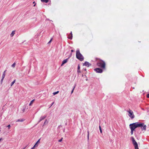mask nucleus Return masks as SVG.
Here are the masks:
<instances>
[{
	"label": "nucleus",
	"instance_id": "f704fd0d",
	"mask_svg": "<svg viewBox=\"0 0 149 149\" xmlns=\"http://www.w3.org/2000/svg\"><path fill=\"white\" fill-rule=\"evenodd\" d=\"M2 140V138H1L0 139V141Z\"/></svg>",
	"mask_w": 149,
	"mask_h": 149
},
{
	"label": "nucleus",
	"instance_id": "4468645a",
	"mask_svg": "<svg viewBox=\"0 0 149 149\" xmlns=\"http://www.w3.org/2000/svg\"><path fill=\"white\" fill-rule=\"evenodd\" d=\"M34 101V100H32L31 101V102H30V104H29V105L30 106L32 104H33V101Z\"/></svg>",
	"mask_w": 149,
	"mask_h": 149
},
{
	"label": "nucleus",
	"instance_id": "2f4dec72",
	"mask_svg": "<svg viewBox=\"0 0 149 149\" xmlns=\"http://www.w3.org/2000/svg\"><path fill=\"white\" fill-rule=\"evenodd\" d=\"M3 79L2 78V79H1V83H2L3 82Z\"/></svg>",
	"mask_w": 149,
	"mask_h": 149
},
{
	"label": "nucleus",
	"instance_id": "393cba45",
	"mask_svg": "<svg viewBox=\"0 0 149 149\" xmlns=\"http://www.w3.org/2000/svg\"><path fill=\"white\" fill-rule=\"evenodd\" d=\"M74 88H75V87H74V88H73V89L72 90V91H71V94H72L73 93Z\"/></svg>",
	"mask_w": 149,
	"mask_h": 149
},
{
	"label": "nucleus",
	"instance_id": "b1692460",
	"mask_svg": "<svg viewBox=\"0 0 149 149\" xmlns=\"http://www.w3.org/2000/svg\"><path fill=\"white\" fill-rule=\"evenodd\" d=\"M7 127H8V129H9L10 127V125H9L7 126Z\"/></svg>",
	"mask_w": 149,
	"mask_h": 149
},
{
	"label": "nucleus",
	"instance_id": "2eb2a0df",
	"mask_svg": "<svg viewBox=\"0 0 149 149\" xmlns=\"http://www.w3.org/2000/svg\"><path fill=\"white\" fill-rule=\"evenodd\" d=\"M65 63V59L63 60L62 62V63L61 64V66H63L64 64Z\"/></svg>",
	"mask_w": 149,
	"mask_h": 149
},
{
	"label": "nucleus",
	"instance_id": "6ab92c4d",
	"mask_svg": "<svg viewBox=\"0 0 149 149\" xmlns=\"http://www.w3.org/2000/svg\"><path fill=\"white\" fill-rule=\"evenodd\" d=\"M16 63H14L12 65V67L13 68H14L15 66Z\"/></svg>",
	"mask_w": 149,
	"mask_h": 149
},
{
	"label": "nucleus",
	"instance_id": "bb28decb",
	"mask_svg": "<svg viewBox=\"0 0 149 149\" xmlns=\"http://www.w3.org/2000/svg\"><path fill=\"white\" fill-rule=\"evenodd\" d=\"M62 138L61 139L58 140V142H61L62 141Z\"/></svg>",
	"mask_w": 149,
	"mask_h": 149
},
{
	"label": "nucleus",
	"instance_id": "412c9836",
	"mask_svg": "<svg viewBox=\"0 0 149 149\" xmlns=\"http://www.w3.org/2000/svg\"><path fill=\"white\" fill-rule=\"evenodd\" d=\"M99 129H100V132L102 133V129H101V127H100V125L99 126Z\"/></svg>",
	"mask_w": 149,
	"mask_h": 149
},
{
	"label": "nucleus",
	"instance_id": "9d476101",
	"mask_svg": "<svg viewBox=\"0 0 149 149\" xmlns=\"http://www.w3.org/2000/svg\"><path fill=\"white\" fill-rule=\"evenodd\" d=\"M72 32L71 31L70 33V35L68 36V39H72Z\"/></svg>",
	"mask_w": 149,
	"mask_h": 149
},
{
	"label": "nucleus",
	"instance_id": "58836bf2",
	"mask_svg": "<svg viewBox=\"0 0 149 149\" xmlns=\"http://www.w3.org/2000/svg\"><path fill=\"white\" fill-rule=\"evenodd\" d=\"M25 148H26V147H25V148H24L23 149H24Z\"/></svg>",
	"mask_w": 149,
	"mask_h": 149
},
{
	"label": "nucleus",
	"instance_id": "c85d7f7f",
	"mask_svg": "<svg viewBox=\"0 0 149 149\" xmlns=\"http://www.w3.org/2000/svg\"><path fill=\"white\" fill-rule=\"evenodd\" d=\"M147 96L148 98H149V94L147 95Z\"/></svg>",
	"mask_w": 149,
	"mask_h": 149
},
{
	"label": "nucleus",
	"instance_id": "cd10ccee",
	"mask_svg": "<svg viewBox=\"0 0 149 149\" xmlns=\"http://www.w3.org/2000/svg\"><path fill=\"white\" fill-rule=\"evenodd\" d=\"M80 68V66H79V65H78V69L79 70Z\"/></svg>",
	"mask_w": 149,
	"mask_h": 149
},
{
	"label": "nucleus",
	"instance_id": "dca6fc26",
	"mask_svg": "<svg viewBox=\"0 0 149 149\" xmlns=\"http://www.w3.org/2000/svg\"><path fill=\"white\" fill-rule=\"evenodd\" d=\"M41 1L45 3H47L48 1V0H41Z\"/></svg>",
	"mask_w": 149,
	"mask_h": 149
},
{
	"label": "nucleus",
	"instance_id": "ddd939ff",
	"mask_svg": "<svg viewBox=\"0 0 149 149\" xmlns=\"http://www.w3.org/2000/svg\"><path fill=\"white\" fill-rule=\"evenodd\" d=\"M15 34V32L14 31H13L12 32V33H11V34L10 35V36L11 37H12L14 34Z\"/></svg>",
	"mask_w": 149,
	"mask_h": 149
},
{
	"label": "nucleus",
	"instance_id": "72a5a7b5",
	"mask_svg": "<svg viewBox=\"0 0 149 149\" xmlns=\"http://www.w3.org/2000/svg\"><path fill=\"white\" fill-rule=\"evenodd\" d=\"M47 121V120H46L45 121V122H44V124H45Z\"/></svg>",
	"mask_w": 149,
	"mask_h": 149
},
{
	"label": "nucleus",
	"instance_id": "f257e3e1",
	"mask_svg": "<svg viewBox=\"0 0 149 149\" xmlns=\"http://www.w3.org/2000/svg\"><path fill=\"white\" fill-rule=\"evenodd\" d=\"M76 57L78 59L81 61H83L84 60V57L80 53L79 49H78L76 52Z\"/></svg>",
	"mask_w": 149,
	"mask_h": 149
},
{
	"label": "nucleus",
	"instance_id": "f8f14e48",
	"mask_svg": "<svg viewBox=\"0 0 149 149\" xmlns=\"http://www.w3.org/2000/svg\"><path fill=\"white\" fill-rule=\"evenodd\" d=\"M25 120V119L23 118L19 119L17 120L16 121V122H22Z\"/></svg>",
	"mask_w": 149,
	"mask_h": 149
},
{
	"label": "nucleus",
	"instance_id": "20e7f679",
	"mask_svg": "<svg viewBox=\"0 0 149 149\" xmlns=\"http://www.w3.org/2000/svg\"><path fill=\"white\" fill-rule=\"evenodd\" d=\"M131 139L132 140V143L135 147V149H139V148L138 147V145L137 143L135 141L134 138L133 137H131Z\"/></svg>",
	"mask_w": 149,
	"mask_h": 149
},
{
	"label": "nucleus",
	"instance_id": "5701e85b",
	"mask_svg": "<svg viewBox=\"0 0 149 149\" xmlns=\"http://www.w3.org/2000/svg\"><path fill=\"white\" fill-rule=\"evenodd\" d=\"M87 137H88V139H89V132L88 131V135H87Z\"/></svg>",
	"mask_w": 149,
	"mask_h": 149
},
{
	"label": "nucleus",
	"instance_id": "a878e982",
	"mask_svg": "<svg viewBox=\"0 0 149 149\" xmlns=\"http://www.w3.org/2000/svg\"><path fill=\"white\" fill-rule=\"evenodd\" d=\"M52 38H51V39L49 41V42H48V43H50L52 41Z\"/></svg>",
	"mask_w": 149,
	"mask_h": 149
},
{
	"label": "nucleus",
	"instance_id": "e433bc0d",
	"mask_svg": "<svg viewBox=\"0 0 149 149\" xmlns=\"http://www.w3.org/2000/svg\"><path fill=\"white\" fill-rule=\"evenodd\" d=\"M67 59H66V63L67 62Z\"/></svg>",
	"mask_w": 149,
	"mask_h": 149
},
{
	"label": "nucleus",
	"instance_id": "4c0bfd02",
	"mask_svg": "<svg viewBox=\"0 0 149 149\" xmlns=\"http://www.w3.org/2000/svg\"><path fill=\"white\" fill-rule=\"evenodd\" d=\"M24 109L23 110V111H24Z\"/></svg>",
	"mask_w": 149,
	"mask_h": 149
},
{
	"label": "nucleus",
	"instance_id": "1a4fd4ad",
	"mask_svg": "<svg viewBox=\"0 0 149 149\" xmlns=\"http://www.w3.org/2000/svg\"><path fill=\"white\" fill-rule=\"evenodd\" d=\"M40 139H39L34 145L33 146L31 149H34L35 147H37L38 146L37 143L39 142Z\"/></svg>",
	"mask_w": 149,
	"mask_h": 149
},
{
	"label": "nucleus",
	"instance_id": "6e6552de",
	"mask_svg": "<svg viewBox=\"0 0 149 149\" xmlns=\"http://www.w3.org/2000/svg\"><path fill=\"white\" fill-rule=\"evenodd\" d=\"M83 65L88 67L90 66L91 65V64L89 62L87 61H86L85 62V63L83 64Z\"/></svg>",
	"mask_w": 149,
	"mask_h": 149
},
{
	"label": "nucleus",
	"instance_id": "f3484780",
	"mask_svg": "<svg viewBox=\"0 0 149 149\" xmlns=\"http://www.w3.org/2000/svg\"><path fill=\"white\" fill-rule=\"evenodd\" d=\"M16 81V80H14L13 82H12L11 84V86H12L14 84L15 82Z\"/></svg>",
	"mask_w": 149,
	"mask_h": 149
},
{
	"label": "nucleus",
	"instance_id": "39448f33",
	"mask_svg": "<svg viewBox=\"0 0 149 149\" xmlns=\"http://www.w3.org/2000/svg\"><path fill=\"white\" fill-rule=\"evenodd\" d=\"M127 112L129 113L128 116L130 117L131 118L133 119L134 118V115L132 110L129 109V110L127 111Z\"/></svg>",
	"mask_w": 149,
	"mask_h": 149
},
{
	"label": "nucleus",
	"instance_id": "7ed1b4c3",
	"mask_svg": "<svg viewBox=\"0 0 149 149\" xmlns=\"http://www.w3.org/2000/svg\"><path fill=\"white\" fill-rule=\"evenodd\" d=\"M98 66L102 68H104L105 67V63L104 61H100L97 63Z\"/></svg>",
	"mask_w": 149,
	"mask_h": 149
},
{
	"label": "nucleus",
	"instance_id": "4be33fe9",
	"mask_svg": "<svg viewBox=\"0 0 149 149\" xmlns=\"http://www.w3.org/2000/svg\"><path fill=\"white\" fill-rule=\"evenodd\" d=\"M131 130V134L132 135L133 134V132H134V130Z\"/></svg>",
	"mask_w": 149,
	"mask_h": 149
},
{
	"label": "nucleus",
	"instance_id": "473e14b6",
	"mask_svg": "<svg viewBox=\"0 0 149 149\" xmlns=\"http://www.w3.org/2000/svg\"><path fill=\"white\" fill-rule=\"evenodd\" d=\"M77 72H80V70H78H78H77Z\"/></svg>",
	"mask_w": 149,
	"mask_h": 149
},
{
	"label": "nucleus",
	"instance_id": "a19ab883",
	"mask_svg": "<svg viewBox=\"0 0 149 149\" xmlns=\"http://www.w3.org/2000/svg\"><path fill=\"white\" fill-rule=\"evenodd\" d=\"M33 3H35V2H33Z\"/></svg>",
	"mask_w": 149,
	"mask_h": 149
},
{
	"label": "nucleus",
	"instance_id": "a211bd4d",
	"mask_svg": "<svg viewBox=\"0 0 149 149\" xmlns=\"http://www.w3.org/2000/svg\"><path fill=\"white\" fill-rule=\"evenodd\" d=\"M59 93V91H57V92H54L53 93V95H55L57 94H58Z\"/></svg>",
	"mask_w": 149,
	"mask_h": 149
},
{
	"label": "nucleus",
	"instance_id": "aec40b11",
	"mask_svg": "<svg viewBox=\"0 0 149 149\" xmlns=\"http://www.w3.org/2000/svg\"><path fill=\"white\" fill-rule=\"evenodd\" d=\"M5 74H3V75L2 77V78L3 79H4V77H5Z\"/></svg>",
	"mask_w": 149,
	"mask_h": 149
},
{
	"label": "nucleus",
	"instance_id": "f03ea898",
	"mask_svg": "<svg viewBox=\"0 0 149 149\" xmlns=\"http://www.w3.org/2000/svg\"><path fill=\"white\" fill-rule=\"evenodd\" d=\"M140 125L138 123H135L132 124H131L129 126L131 130H134L136 128L139 127Z\"/></svg>",
	"mask_w": 149,
	"mask_h": 149
},
{
	"label": "nucleus",
	"instance_id": "c756f323",
	"mask_svg": "<svg viewBox=\"0 0 149 149\" xmlns=\"http://www.w3.org/2000/svg\"><path fill=\"white\" fill-rule=\"evenodd\" d=\"M6 72V70L4 71V72H3V74H5Z\"/></svg>",
	"mask_w": 149,
	"mask_h": 149
},
{
	"label": "nucleus",
	"instance_id": "ea45409f",
	"mask_svg": "<svg viewBox=\"0 0 149 149\" xmlns=\"http://www.w3.org/2000/svg\"><path fill=\"white\" fill-rule=\"evenodd\" d=\"M35 6V4L34 5V6Z\"/></svg>",
	"mask_w": 149,
	"mask_h": 149
},
{
	"label": "nucleus",
	"instance_id": "9b49d317",
	"mask_svg": "<svg viewBox=\"0 0 149 149\" xmlns=\"http://www.w3.org/2000/svg\"><path fill=\"white\" fill-rule=\"evenodd\" d=\"M46 117V116H42L40 117V120L38 122V123H39L41 121L43 120Z\"/></svg>",
	"mask_w": 149,
	"mask_h": 149
},
{
	"label": "nucleus",
	"instance_id": "423d86ee",
	"mask_svg": "<svg viewBox=\"0 0 149 149\" xmlns=\"http://www.w3.org/2000/svg\"><path fill=\"white\" fill-rule=\"evenodd\" d=\"M139 124L140 125L139 127H141L142 130L146 131V126L145 125H144V123H139Z\"/></svg>",
	"mask_w": 149,
	"mask_h": 149
},
{
	"label": "nucleus",
	"instance_id": "0eeeda50",
	"mask_svg": "<svg viewBox=\"0 0 149 149\" xmlns=\"http://www.w3.org/2000/svg\"><path fill=\"white\" fill-rule=\"evenodd\" d=\"M95 71L96 72H97L101 73L102 72V69L100 68H96L94 69Z\"/></svg>",
	"mask_w": 149,
	"mask_h": 149
},
{
	"label": "nucleus",
	"instance_id": "7c9ffc66",
	"mask_svg": "<svg viewBox=\"0 0 149 149\" xmlns=\"http://www.w3.org/2000/svg\"><path fill=\"white\" fill-rule=\"evenodd\" d=\"M6 72V70L4 71V72H3V74H5Z\"/></svg>",
	"mask_w": 149,
	"mask_h": 149
},
{
	"label": "nucleus",
	"instance_id": "c9c22d12",
	"mask_svg": "<svg viewBox=\"0 0 149 149\" xmlns=\"http://www.w3.org/2000/svg\"><path fill=\"white\" fill-rule=\"evenodd\" d=\"M73 51H73V50H71V52H73Z\"/></svg>",
	"mask_w": 149,
	"mask_h": 149
}]
</instances>
